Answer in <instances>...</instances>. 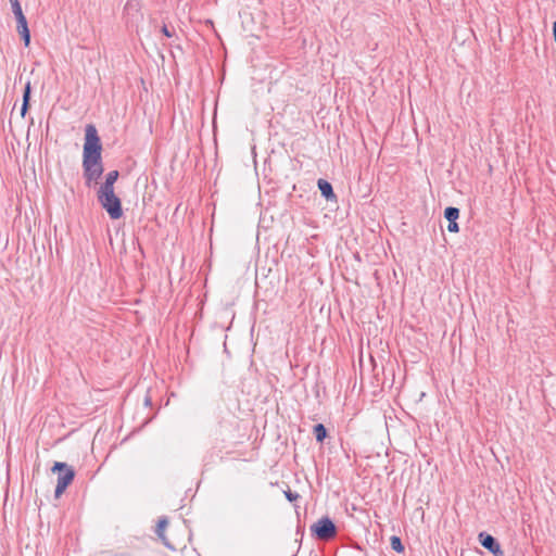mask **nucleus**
Returning a JSON list of instances; mask_svg holds the SVG:
<instances>
[{
	"instance_id": "f257e3e1",
	"label": "nucleus",
	"mask_w": 556,
	"mask_h": 556,
	"mask_svg": "<svg viewBox=\"0 0 556 556\" xmlns=\"http://www.w3.org/2000/svg\"><path fill=\"white\" fill-rule=\"evenodd\" d=\"M102 144L97 128L89 124L85 129V143L83 150V169L86 186L97 184L103 174Z\"/></svg>"
},
{
	"instance_id": "f03ea898",
	"label": "nucleus",
	"mask_w": 556,
	"mask_h": 556,
	"mask_svg": "<svg viewBox=\"0 0 556 556\" xmlns=\"http://www.w3.org/2000/svg\"><path fill=\"white\" fill-rule=\"evenodd\" d=\"M51 471L58 473V481L54 491L55 497H60L75 478V470L66 463L55 462Z\"/></svg>"
},
{
	"instance_id": "7ed1b4c3",
	"label": "nucleus",
	"mask_w": 556,
	"mask_h": 556,
	"mask_svg": "<svg viewBox=\"0 0 556 556\" xmlns=\"http://www.w3.org/2000/svg\"><path fill=\"white\" fill-rule=\"evenodd\" d=\"M312 534L321 541H328L336 536L337 527L329 517H323L311 526Z\"/></svg>"
},
{
	"instance_id": "20e7f679",
	"label": "nucleus",
	"mask_w": 556,
	"mask_h": 556,
	"mask_svg": "<svg viewBox=\"0 0 556 556\" xmlns=\"http://www.w3.org/2000/svg\"><path fill=\"white\" fill-rule=\"evenodd\" d=\"M98 201L112 219H118L123 216L122 202L116 194H110Z\"/></svg>"
},
{
	"instance_id": "39448f33",
	"label": "nucleus",
	"mask_w": 556,
	"mask_h": 556,
	"mask_svg": "<svg viewBox=\"0 0 556 556\" xmlns=\"http://www.w3.org/2000/svg\"><path fill=\"white\" fill-rule=\"evenodd\" d=\"M15 18H16V30L22 37L25 47H28L30 43V31L28 28L27 20L21 9L12 10Z\"/></svg>"
},
{
	"instance_id": "423d86ee",
	"label": "nucleus",
	"mask_w": 556,
	"mask_h": 556,
	"mask_svg": "<svg viewBox=\"0 0 556 556\" xmlns=\"http://www.w3.org/2000/svg\"><path fill=\"white\" fill-rule=\"evenodd\" d=\"M480 544L492 553L494 556H504V551L502 549L498 541L491 534L486 532H481L479 534Z\"/></svg>"
},
{
	"instance_id": "0eeeda50",
	"label": "nucleus",
	"mask_w": 556,
	"mask_h": 556,
	"mask_svg": "<svg viewBox=\"0 0 556 556\" xmlns=\"http://www.w3.org/2000/svg\"><path fill=\"white\" fill-rule=\"evenodd\" d=\"M168 525V520L166 517H162L159 519L156 528H155V534L159 536V539L163 542L165 546H167L170 549H175V547L167 541L164 530Z\"/></svg>"
},
{
	"instance_id": "6e6552de",
	"label": "nucleus",
	"mask_w": 556,
	"mask_h": 556,
	"mask_svg": "<svg viewBox=\"0 0 556 556\" xmlns=\"http://www.w3.org/2000/svg\"><path fill=\"white\" fill-rule=\"evenodd\" d=\"M317 186H318V189L321 193V195L326 199V200H333L336 199V194L333 192V188L331 186V184L325 179H318L317 181Z\"/></svg>"
},
{
	"instance_id": "1a4fd4ad",
	"label": "nucleus",
	"mask_w": 556,
	"mask_h": 556,
	"mask_svg": "<svg viewBox=\"0 0 556 556\" xmlns=\"http://www.w3.org/2000/svg\"><path fill=\"white\" fill-rule=\"evenodd\" d=\"M30 94H31V85L28 80L24 87L23 91V103L21 108V115L24 117L29 109V101H30Z\"/></svg>"
},
{
	"instance_id": "9d476101",
	"label": "nucleus",
	"mask_w": 556,
	"mask_h": 556,
	"mask_svg": "<svg viewBox=\"0 0 556 556\" xmlns=\"http://www.w3.org/2000/svg\"><path fill=\"white\" fill-rule=\"evenodd\" d=\"M313 433L316 438V441L323 443L327 438V429L323 424H317L313 427Z\"/></svg>"
},
{
	"instance_id": "9b49d317",
	"label": "nucleus",
	"mask_w": 556,
	"mask_h": 556,
	"mask_svg": "<svg viewBox=\"0 0 556 556\" xmlns=\"http://www.w3.org/2000/svg\"><path fill=\"white\" fill-rule=\"evenodd\" d=\"M110 194H115L114 186L103 182L98 190V200L109 197Z\"/></svg>"
},
{
	"instance_id": "f8f14e48",
	"label": "nucleus",
	"mask_w": 556,
	"mask_h": 556,
	"mask_svg": "<svg viewBox=\"0 0 556 556\" xmlns=\"http://www.w3.org/2000/svg\"><path fill=\"white\" fill-rule=\"evenodd\" d=\"M444 217L447 219V222H455L459 217V210L454 206H448L444 211Z\"/></svg>"
},
{
	"instance_id": "ddd939ff",
	"label": "nucleus",
	"mask_w": 556,
	"mask_h": 556,
	"mask_svg": "<svg viewBox=\"0 0 556 556\" xmlns=\"http://www.w3.org/2000/svg\"><path fill=\"white\" fill-rule=\"evenodd\" d=\"M390 543H391V547L393 551H395L397 553L404 552V545L402 543V540L399 536H396V535L391 536Z\"/></svg>"
},
{
	"instance_id": "4468645a",
	"label": "nucleus",
	"mask_w": 556,
	"mask_h": 556,
	"mask_svg": "<svg viewBox=\"0 0 556 556\" xmlns=\"http://www.w3.org/2000/svg\"><path fill=\"white\" fill-rule=\"evenodd\" d=\"M118 176H119V173L118 170H111L106 174L105 176V180L104 182L105 184H110V185H113L116 182V180L118 179Z\"/></svg>"
},
{
	"instance_id": "2eb2a0df",
	"label": "nucleus",
	"mask_w": 556,
	"mask_h": 556,
	"mask_svg": "<svg viewBox=\"0 0 556 556\" xmlns=\"http://www.w3.org/2000/svg\"><path fill=\"white\" fill-rule=\"evenodd\" d=\"M161 31L167 38H172L175 35V29L174 28H169L166 24H164L162 26Z\"/></svg>"
},
{
	"instance_id": "dca6fc26",
	"label": "nucleus",
	"mask_w": 556,
	"mask_h": 556,
	"mask_svg": "<svg viewBox=\"0 0 556 556\" xmlns=\"http://www.w3.org/2000/svg\"><path fill=\"white\" fill-rule=\"evenodd\" d=\"M285 495L290 502H293L300 497L298 493L292 492L291 490L285 491Z\"/></svg>"
},
{
	"instance_id": "f3484780",
	"label": "nucleus",
	"mask_w": 556,
	"mask_h": 556,
	"mask_svg": "<svg viewBox=\"0 0 556 556\" xmlns=\"http://www.w3.org/2000/svg\"><path fill=\"white\" fill-rule=\"evenodd\" d=\"M447 230L450 232H458L459 231V227H458L457 220L450 222L448 225H447Z\"/></svg>"
},
{
	"instance_id": "a211bd4d",
	"label": "nucleus",
	"mask_w": 556,
	"mask_h": 556,
	"mask_svg": "<svg viewBox=\"0 0 556 556\" xmlns=\"http://www.w3.org/2000/svg\"><path fill=\"white\" fill-rule=\"evenodd\" d=\"M10 3H11V7H12V10H16V9H21V4L18 2V0H9Z\"/></svg>"
},
{
	"instance_id": "6ab92c4d",
	"label": "nucleus",
	"mask_w": 556,
	"mask_h": 556,
	"mask_svg": "<svg viewBox=\"0 0 556 556\" xmlns=\"http://www.w3.org/2000/svg\"><path fill=\"white\" fill-rule=\"evenodd\" d=\"M553 36H554V40L556 42V21L553 23Z\"/></svg>"
},
{
	"instance_id": "aec40b11",
	"label": "nucleus",
	"mask_w": 556,
	"mask_h": 556,
	"mask_svg": "<svg viewBox=\"0 0 556 556\" xmlns=\"http://www.w3.org/2000/svg\"><path fill=\"white\" fill-rule=\"evenodd\" d=\"M114 556H130V555L127 553H119V554H115Z\"/></svg>"
}]
</instances>
